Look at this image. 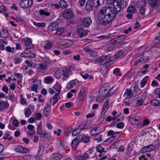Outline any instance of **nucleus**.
I'll list each match as a JSON object with an SVG mask.
<instances>
[{"label": "nucleus", "instance_id": "nucleus-1", "mask_svg": "<svg viewBox=\"0 0 160 160\" xmlns=\"http://www.w3.org/2000/svg\"><path fill=\"white\" fill-rule=\"evenodd\" d=\"M125 0H116L114 1V6H105L101 9L98 12V19L101 23L105 25L111 22L117 14L123 7Z\"/></svg>", "mask_w": 160, "mask_h": 160}, {"label": "nucleus", "instance_id": "nucleus-2", "mask_svg": "<svg viewBox=\"0 0 160 160\" xmlns=\"http://www.w3.org/2000/svg\"><path fill=\"white\" fill-rule=\"evenodd\" d=\"M71 70L67 68H63L62 69L57 71L55 74L54 76L57 78H61L63 81L67 80L69 78V75L71 74Z\"/></svg>", "mask_w": 160, "mask_h": 160}, {"label": "nucleus", "instance_id": "nucleus-3", "mask_svg": "<svg viewBox=\"0 0 160 160\" xmlns=\"http://www.w3.org/2000/svg\"><path fill=\"white\" fill-rule=\"evenodd\" d=\"M111 60L109 56H106L99 57L98 62L99 65H105L106 66L110 64Z\"/></svg>", "mask_w": 160, "mask_h": 160}, {"label": "nucleus", "instance_id": "nucleus-4", "mask_svg": "<svg viewBox=\"0 0 160 160\" xmlns=\"http://www.w3.org/2000/svg\"><path fill=\"white\" fill-rule=\"evenodd\" d=\"M33 0H22L19 6L23 9H28L31 7L33 4Z\"/></svg>", "mask_w": 160, "mask_h": 160}, {"label": "nucleus", "instance_id": "nucleus-5", "mask_svg": "<svg viewBox=\"0 0 160 160\" xmlns=\"http://www.w3.org/2000/svg\"><path fill=\"white\" fill-rule=\"evenodd\" d=\"M14 150L17 152L22 153H26L29 152V150L28 149L19 145L16 146Z\"/></svg>", "mask_w": 160, "mask_h": 160}, {"label": "nucleus", "instance_id": "nucleus-6", "mask_svg": "<svg viewBox=\"0 0 160 160\" xmlns=\"http://www.w3.org/2000/svg\"><path fill=\"white\" fill-rule=\"evenodd\" d=\"M127 38L126 35H122L114 37L111 39L112 42H114L115 44L121 42Z\"/></svg>", "mask_w": 160, "mask_h": 160}, {"label": "nucleus", "instance_id": "nucleus-7", "mask_svg": "<svg viewBox=\"0 0 160 160\" xmlns=\"http://www.w3.org/2000/svg\"><path fill=\"white\" fill-rule=\"evenodd\" d=\"M109 102L107 100L103 105L100 115L101 118H103L105 117L106 113L109 107Z\"/></svg>", "mask_w": 160, "mask_h": 160}, {"label": "nucleus", "instance_id": "nucleus-8", "mask_svg": "<svg viewBox=\"0 0 160 160\" xmlns=\"http://www.w3.org/2000/svg\"><path fill=\"white\" fill-rule=\"evenodd\" d=\"M24 42L27 48L26 49L27 50L28 49H32L33 48V46L32 43V40L30 38H27L24 40Z\"/></svg>", "mask_w": 160, "mask_h": 160}, {"label": "nucleus", "instance_id": "nucleus-9", "mask_svg": "<svg viewBox=\"0 0 160 160\" xmlns=\"http://www.w3.org/2000/svg\"><path fill=\"white\" fill-rule=\"evenodd\" d=\"M59 25L58 22H55L51 23L48 26V30L50 31H52L56 30L58 28Z\"/></svg>", "mask_w": 160, "mask_h": 160}, {"label": "nucleus", "instance_id": "nucleus-10", "mask_svg": "<svg viewBox=\"0 0 160 160\" xmlns=\"http://www.w3.org/2000/svg\"><path fill=\"white\" fill-rule=\"evenodd\" d=\"M148 57H143L138 59L134 63V65L138 66L143 63L147 61L149 59Z\"/></svg>", "mask_w": 160, "mask_h": 160}, {"label": "nucleus", "instance_id": "nucleus-11", "mask_svg": "<svg viewBox=\"0 0 160 160\" xmlns=\"http://www.w3.org/2000/svg\"><path fill=\"white\" fill-rule=\"evenodd\" d=\"M80 136H78L74 138L72 141L71 143L72 147L74 148H76L80 142V140L82 139Z\"/></svg>", "mask_w": 160, "mask_h": 160}, {"label": "nucleus", "instance_id": "nucleus-12", "mask_svg": "<svg viewBox=\"0 0 160 160\" xmlns=\"http://www.w3.org/2000/svg\"><path fill=\"white\" fill-rule=\"evenodd\" d=\"M156 146L154 144H151L141 149V151L142 153L148 152L154 150Z\"/></svg>", "mask_w": 160, "mask_h": 160}, {"label": "nucleus", "instance_id": "nucleus-13", "mask_svg": "<svg viewBox=\"0 0 160 160\" xmlns=\"http://www.w3.org/2000/svg\"><path fill=\"white\" fill-rule=\"evenodd\" d=\"M64 17L67 19H70L73 17L72 12L70 10H66L63 12Z\"/></svg>", "mask_w": 160, "mask_h": 160}, {"label": "nucleus", "instance_id": "nucleus-14", "mask_svg": "<svg viewBox=\"0 0 160 160\" xmlns=\"http://www.w3.org/2000/svg\"><path fill=\"white\" fill-rule=\"evenodd\" d=\"M95 5V3L93 0H88L86 2V7L88 11H91Z\"/></svg>", "mask_w": 160, "mask_h": 160}, {"label": "nucleus", "instance_id": "nucleus-15", "mask_svg": "<svg viewBox=\"0 0 160 160\" xmlns=\"http://www.w3.org/2000/svg\"><path fill=\"white\" fill-rule=\"evenodd\" d=\"M88 153L85 152L82 155H77L75 156V159L76 160H85L89 158Z\"/></svg>", "mask_w": 160, "mask_h": 160}, {"label": "nucleus", "instance_id": "nucleus-16", "mask_svg": "<svg viewBox=\"0 0 160 160\" xmlns=\"http://www.w3.org/2000/svg\"><path fill=\"white\" fill-rule=\"evenodd\" d=\"M141 118L139 116L130 117L129 122L133 124H136L138 123V121H140Z\"/></svg>", "mask_w": 160, "mask_h": 160}, {"label": "nucleus", "instance_id": "nucleus-17", "mask_svg": "<svg viewBox=\"0 0 160 160\" xmlns=\"http://www.w3.org/2000/svg\"><path fill=\"white\" fill-rule=\"evenodd\" d=\"M20 56L22 57L34 58L36 57L35 54L31 52H24L20 54Z\"/></svg>", "mask_w": 160, "mask_h": 160}, {"label": "nucleus", "instance_id": "nucleus-18", "mask_svg": "<svg viewBox=\"0 0 160 160\" xmlns=\"http://www.w3.org/2000/svg\"><path fill=\"white\" fill-rule=\"evenodd\" d=\"M77 33L78 36L80 37H82L86 35L87 31L82 28H79L77 30Z\"/></svg>", "mask_w": 160, "mask_h": 160}, {"label": "nucleus", "instance_id": "nucleus-19", "mask_svg": "<svg viewBox=\"0 0 160 160\" xmlns=\"http://www.w3.org/2000/svg\"><path fill=\"white\" fill-rule=\"evenodd\" d=\"M133 94L132 93V91L129 89H127L123 95V97L127 99L128 98H131L132 97Z\"/></svg>", "mask_w": 160, "mask_h": 160}, {"label": "nucleus", "instance_id": "nucleus-20", "mask_svg": "<svg viewBox=\"0 0 160 160\" xmlns=\"http://www.w3.org/2000/svg\"><path fill=\"white\" fill-rule=\"evenodd\" d=\"M9 104L7 101H1L0 102V111H2L3 110L8 108Z\"/></svg>", "mask_w": 160, "mask_h": 160}, {"label": "nucleus", "instance_id": "nucleus-21", "mask_svg": "<svg viewBox=\"0 0 160 160\" xmlns=\"http://www.w3.org/2000/svg\"><path fill=\"white\" fill-rule=\"evenodd\" d=\"M126 52H124V51L120 50L117 51L114 56L116 58H122L126 55Z\"/></svg>", "mask_w": 160, "mask_h": 160}, {"label": "nucleus", "instance_id": "nucleus-22", "mask_svg": "<svg viewBox=\"0 0 160 160\" xmlns=\"http://www.w3.org/2000/svg\"><path fill=\"white\" fill-rule=\"evenodd\" d=\"M146 5V2L145 0H139L136 3L135 6L138 8L144 7Z\"/></svg>", "mask_w": 160, "mask_h": 160}, {"label": "nucleus", "instance_id": "nucleus-23", "mask_svg": "<svg viewBox=\"0 0 160 160\" xmlns=\"http://www.w3.org/2000/svg\"><path fill=\"white\" fill-rule=\"evenodd\" d=\"M92 21L90 18H85L82 21V24L86 27L89 26L91 23Z\"/></svg>", "mask_w": 160, "mask_h": 160}, {"label": "nucleus", "instance_id": "nucleus-24", "mask_svg": "<svg viewBox=\"0 0 160 160\" xmlns=\"http://www.w3.org/2000/svg\"><path fill=\"white\" fill-rule=\"evenodd\" d=\"M159 1L158 0H148V4L150 7L152 8H155L158 5Z\"/></svg>", "mask_w": 160, "mask_h": 160}, {"label": "nucleus", "instance_id": "nucleus-25", "mask_svg": "<svg viewBox=\"0 0 160 160\" xmlns=\"http://www.w3.org/2000/svg\"><path fill=\"white\" fill-rule=\"evenodd\" d=\"M38 69L40 72H43L45 70L47 67V64L45 63H40L38 64Z\"/></svg>", "mask_w": 160, "mask_h": 160}, {"label": "nucleus", "instance_id": "nucleus-26", "mask_svg": "<svg viewBox=\"0 0 160 160\" xmlns=\"http://www.w3.org/2000/svg\"><path fill=\"white\" fill-rule=\"evenodd\" d=\"M38 135H40L41 138H44L46 137L48 138H50L51 137L50 133L45 130H42L41 132Z\"/></svg>", "mask_w": 160, "mask_h": 160}, {"label": "nucleus", "instance_id": "nucleus-27", "mask_svg": "<svg viewBox=\"0 0 160 160\" xmlns=\"http://www.w3.org/2000/svg\"><path fill=\"white\" fill-rule=\"evenodd\" d=\"M0 37L3 38H7L9 35V33L7 30L2 29L0 32Z\"/></svg>", "mask_w": 160, "mask_h": 160}, {"label": "nucleus", "instance_id": "nucleus-28", "mask_svg": "<svg viewBox=\"0 0 160 160\" xmlns=\"http://www.w3.org/2000/svg\"><path fill=\"white\" fill-rule=\"evenodd\" d=\"M119 87V84H116L113 87H112L110 90L109 91V94L110 96L111 95L116 92L118 90Z\"/></svg>", "mask_w": 160, "mask_h": 160}, {"label": "nucleus", "instance_id": "nucleus-29", "mask_svg": "<svg viewBox=\"0 0 160 160\" xmlns=\"http://www.w3.org/2000/svg\"><path fill=\"white\" fill-rule=\"evenodd\" d=\"M116 44L114 42H112L111 40L110 42L106 45V49L108 52L113 50L115 47V45Z\"/></svg>", "mask_w": 160, "mask_h": 160}, {"label": "nucleus", "instance_id": "nucleus-30", "mask_svg": "<svg viewBox=\"0 0 160 160\" xmlns=\"http://www.w3.org/2000/svg\"><path fill=\"white\" fill-rule=\"evenodd\" d=\"M135 102V107H138L142 105L144 102V100L141 98H138L134 101Z\"/></svg>", "mask_w": 160, "mask_h": 160}, {"label": "nucleus", "instance_id": "nucleus-31", "mask_svg": "<svg viewBox=\"0 0 160 160\" xmlns=\"http://www.w3.org/2000/svg\"><path fill=\"white\" fill-rule=\"evenodd\" d=\"M79 136L81 137L82 139L80 140V142H82L84 143H87L90 141V137L88 136H82L81 135H79Z\"/></svg>", "mask_w": 160, "mask_h": 160}, {"label": "nucleus", "instance_id": "nucleus-32", "mask_svg": "<svg viewBox=\"0 0 160 160\" xmlns=\"http://www.w3.org/2000/svg\"><path fill=\"white\" fill-rule=\"evenodd\" d=\"M134 89L133 92L135 93L136 95L139 94L141 92V91L138 88V85L136 83L134 84L133 86Z\"/></svg>", "mask_w": 160, "mask_h": 160}, {"label": "nucleus", "instance_id": "nucleus-33", "mask_svg": "<svg viewBox=\"0 0 160 160\" xmlns=\"http://www.w3.org/2000/svg\"><path fill=\"white\" fill-rule=\"evenodd\" d=\"M40 15L42 16H49L50 15V13L48 11L47 9L44 10L40 9L39 11Z\"/></svg>", "mask_w": 160, "mask_h": 160}, {"label": "nucleus", "instance_id": "nucleus-34", "mask_svg": "<svg viewBox=\"0 0 160 160\" xmlns=\"http://www.w3.org/2000/svg\"><path fill=\"white\" fill-rule=\"evenodd\" d=\"M62 158L61 154H52L51 156V160H60Z\"/></svg>", "mask_w": 160, "mask_h": 160}, {"label": "nucleus", "instance_id": "nucleus-35", "mask_svg": "<svg viewBox=\"0 0 160 160\" xmlns=\"http://www.w3.org/2000/svg\"><path fill=\"white\" fill-rule=\"evenodd\" d=\"M76 80H73L69 82L67 84L66 88L68 89L71 88L73 86L76 84Z\"/></svg>", "mask_w": 160, "mask_h": 160}, {"label": "nucleus", "instance_id": "nucleus-36", "mask_svg": "<svg viewBox=\"0 0 160 160\" xmlns=\"http://www.w3.org/2000/svg\"><path fill=\"white\" fill-rule=\"evenodd\" d=\"M150 104L154 106H160V100L157 99H153L150 101Z\"/></svg>", "mask_w": 160, "mask_h": 160}, {"label": "nucleus", "instance_id": "nucleus-37", "mask_svg": "<svg viewBox=\"0 0 160 160\" xmlns=\"http://www.w3.org/2000/svg\"><path fill=\"white\" fill-rule=\"evenodd\" d=\"M40 59H41V61L43 63L45 64H50L51 62L50 58L47 56H44L43 57H41Z\"/></svg>", "mask_w": 160, "mask_h": 160}, {"label": "nucleus", "instance_id": "nucleus-38", "mask_svg": "<svg viewBox=\"0 0 160 160\" xmlns=\"http://www.w3.org/2000/svg\"><path fill=\"white\" fill-rule=\"evenodd\" d=\"M56 30V32L54 34L55 35H61L63 34L64 31V29L63 28H58Z\"/></svg>", "mask_w": 160, "mask_h": 160}, {"label": "nucleus", "instance_id": "nucleus-39", "mask_svg": "<svg viewBox=\"0 0 160 160\" xmlns=\"http://www.w3.org/2000/svg\"><path fill=\"white\" fill-rule=\"evenodd\" d=\"M60 92H57L53 96L52 98V99L53 100V101L52 103V105L54 106V105L57 103L58 102L57 100V98L58 95L59 94Z\"/></svg>", "mask_w": 160, "mask_h": 160}, {"label": "nucleus", "instance_id": "nucleus-40", "mask_svg": "<svg viewBox=\"0 0 160 160\" xmlns=\"http://www.w3.org/2000/svg\"><path fill=\"white\" fill-rule=\"evenodd\" d=\"M59 4L62 9L66 8L68 7V5L66 2L63 0H60L59 2Z\"/></svg>", "mask_w": 160, "mask_h": 160}, {"label": "nucleus", "instance_id": "nucleus-41", "mask_svg": "<svg viewBox=\"0 0 160 160\" xmlns=\"http://www.w3.org/2000/svg\"><path fill=\"white\" fill-rule=\"evenodd\" d=\"M100 89L99 91L98 96H102L104 98H106L108 97L109 96H110V95L109 94V92H107L106 91H103L102 92H100Z\"/></svg>", "mask_w": 160, "mask_h": 160}, {"label": "nucleus", "instance_id": "nucleus-42", "mask_svg": "<svg viewBox=\"0 0 160 160\" xmlns=\"http://www.w3.org/2000/svg\"><path fill=\"white\" fill-rule=\"evenodd\" d=\"M110 87V85L109 83H106L104 84L100 88V92H102L104 91H105V88L106 87L108 89H109V88Z\"/></svg>", "mask_w": 160, "mask_h": 160}, {"label": "nucleus", "instance_id": "nucleus-43", "mask_svg": "<svg viewBox=\"0 0 160 160\" xmlns=\"http://www.w3.org/2000/svg\"><path fill=\"white\" fill-rule=\"evenodd\" d=\"M33 23L36 27L39 28H43L45 27L46 25V24L44 22L40 23L34 22Z\"/></svg>", "mask_w": 160, "mask_h": 160}, {"label": "nucleus", "instance_id": "nucleus-44", "mask_svg": "<svg viewBox=\"0 0 160 160\" xmlns=\"http://www.w3.org/2000/svg\"><path fill=\"white\" fill-rule=\"evenodd\" d=\"M148 78V77L146 76L142 80L140 83L141 87L142 88L145 85L147 82Z\"/></svg>", "mask_w": 160, "mask_h": 160}, {"label": "nucleus", "instance_id": "nucleus-45", "mask_svg": "<svg viewBox=\"0 0 160 160\" xmlns=\"http://www.w3.org/2000/svg\"><path fill=\"white\" fill-rule=\"evenodd\" d=\"M93 138L95 140L100 142L102 140V136L99 133L95 134Z\"/></svg>", "mask_w": 160, "mask_h": 160}, {"label": "nucleus", "instance_id": "nucleus-46", "mask_svg": "<svg viewBox=\"0 0 160 160\" xmlns=\"http://www.w3.org/2000/svg\"><path fill=\"white\" fill-rule=\"evenodd\" d=\"M86 90V88H85L84 87H82L79 91V95L81 97L84 96L85 95Z\"/></svg>", "mask_w": 160, "mask_h": 160}, {"label": "nucleus", "instance_id": "nucleus-47", "mask_svg": "<svg viewBox=\"0 0 160 160\" xmlns=\"http://www.w3.org/2000/svg\"><path fill=\"white\" fill-rule=\"evenodd\" d=\"M107 68L108 67L105 65L102 67L100 70L101 73L103 75H105L107 72Z\"/></svg>", "mask_w": 160, "mask_h": 160}, {"label": "nucleus", "instance_id": "nucleus-48", "mask_svg": "<svg viewBox=\"0 0 160 160\" xmlns=\"http://www.w3.org/2000/svg\"><path fill=\"white\" fill-rule=\"evenodd\" d=\"M136 9L135 7L132 6H130L127 9V11L129 13H134L135 12Z\"/></svg>", "mask_w": 160, "mask_h": 160}, {"label": "nucleus", "instance_id": "nucleus-49", "mask_svg": "<svg viewBox=\"0 0 160 160\" xmlns=\"http://www.w3.org/2000/svg\"><path fill=\"white\" fill-rule=\"evenodd\" d=\"M52 46V43L51 42H48L44 46V48L46 50L49 49Z\"/></svg>", "mask_w": 160, "mask_h": 160}, {"label": "nucleus", "instance_id": "nucleus-50", "mask_svg": "<svg viewBox=\"0 0 160 160\" xmlns=\"http://www.w3.org/2000/svg\"><path fill=\"white\" fill-rule=\"evenodd\" d=\"M2 138L4 140L8 139V140H10L12 138V137L10 136L8 132H6L4 134Z\"/></svg>", "mask_w": 160, "mask_h": 160}, {"label": "nucleus", "instance_id": "nucleus-51", "mask_svg": "<svg viewBox=\"0 0 160 160\" xmlns=\"http://www.w3.org/2000/svg\"><path fill=\"white\" fill-rule=\"evenodd\" d=\"M133 72L132 70L130 69L125 75V77L129 79L131 78L132 76Z\"/></svg>", "mask_w": 160, "mask_h": 160}, {"label": "nucleus", "instance_id": "nucleus-52", "mask_svg": "<svg viewBox=\"0 0 160 160\" xmlns=\"http://www.w3.org/2000/svg\"><path fill=\"white\" fill-rule=\"evenodd\" d=\"M80 132V130H79L77 127L72 131V135L73 136H75L79 133Z\"/></svg>", "mask_w": 160, "mask_h": 160}, {"label": "nucleus", "instance_id": "nucleus-53", "mask_svg": "<svg viewBox=\"0 0 160 160\" xmlns=\"http://www.w3.org/2000/svg\"><path fill=\"white\" fill-rule=\"evenodd\" d=\"M22 61V59L21 58L16 57L14 58L13 61L15 64H17L21 63Z\"/></svg>", "mask_w": 160, "mask_h": 160}, {"label": "nucleus", "instance_id": "nucleus-54", "mask_svg": "<svg viewBox=\"0 0 160 160\" xmlns=\"http://www.w3.org/2000/svg\"><path fill=\"white\" fill-rule=\"evenodd\" d=\"M96 149L98 152L101 153L105 152L104 150V148L99 145H98L97 146Z\"/></svg>", "mask_w": 160, "mask_h": 160}, {"label": "nucleus", "instance_id": "nucleus-55", "mask_svg": "<svg viewBox=\"0 0 160 160\" xmlns=\"http://www.w3.org/2000/svg\"><path fill=\"white\" fill-rule=\"evenodd\" d=\"M53 88L57 89V92H60L61 89V86L60 84H56L53 86Z\"/></svg>", "mask_w": 160, "mask_h": 160}, {"label": "nucleus", "instance_id": "nucleus-56", "mask_svg": "<svg viewBox=\"0 0 160 160\" xmlns=\"http://www.w3.org/2000/svg\"><path fill=\"white\" fill-rule=\"evenodd\" d=\"M45 81L47 83H51L52 81V78L50 76L47 77L46 78Z\"/></svg>", "mask_w": 160, "mask_h": 160}, {"label": "nucleus", "instance_id": "nucleus-57", "mask_svg": "<svg viewBox=\"0 0 160 160\" xmlns=\"http://www.w3.org/2000/svg\"><path fill=\"white\" fill-rule=\"evenodd\" d=\"M120 69L118 68H116L113 71V73L116 74L117 76H119L120 75Z\"/></svg>", "mask_w": 160, "mask_h": 160}, {"label": "nucleus", "instance_id": "nucleus-58", "mask_svg": "<svg viewBox=\"0 0 160 160\" xmlns=\"http://www.w3.org/2000/svg\"><path fill=\"white\" fill-rule=\"evenodd\" d=\"M84 73L82 72H79L80 75L82 77V78L84 79H86L89 77V75L88 73H86L83 74Z\"/></svg>", "mask_w": 160, "mask_h": 160}, {"label": "nucleus", "instance_id": "nucleus-59", "mask_svg": "<svg viewBox=\"0 0 160 160\" xmlns=\"http://www.w3.org/2000/svg\"><path fill=\"white\" fill-rule=\"evenodd\" d=\"M50 109H45L43 111V113L44 116L46 117H48L49 114Z\"/></svg>", "mask_w": 160, "mask_h": 160}, {"label": "nucleus", "instance_id": "nucleus-60", "mask_svg": "<svg viewBox=\"0 0 160 160\" xmlns=\"http://www.w3.org/2000/svg\"><path fill=\"white\" fill-rule=\"evenodd\" d=\"M31 113V111L29 109H28L25 112V115L26 117H28Z\"/></svg>", "mask_w": 160, "mask_h": 160}, {"label": "nucleus", "instance_id": "nucleus-61", "mask_svg": "<svg viewBox=\"0 0 160 160\" xmlns=\"http://www.w3.org/2000/svg\"><path fill=\"white\" fill-rule=\"evenodd\" d=\"M124 126V124L122 122H120L118 123L116 125V127L118 128L122 129Z\"/></svg>", "mask_w": 160, "mask_h": 160}, {"label": "nucleus", "instance_id": "nucleus-62", "mask_svg": "<svg viewBox=\"0 0 160 160\" xmlns=\"http://www.w3.org/2000/svg\"><path fill=\"white\" fill-rule=\"evenodd\" d=\"M86 123H83L78 126L77 128L79 130H80V131L83 129L85 128L86 127Z\"/></svg>", "mask_w": 160, "mask_h": 160}, {"label": "nucleus", "instance_id": "nucleus-63", "mask_svg": "<svg viewBox=\"0 0 160 160\" xmlns=\"http://www.w3.org/2000/svg\"><path fill=\"white\" fill-rule=\"evenodd\" d=\"M104 98V97L102 96H99L98 97L96 98V101L98 102H102L105 98Z\"/></svg>", "mask_w": 160, "mask_h": 160}, {"label": "nucleus", "instance_id": "nucleus-64", "mask_svg": "<svg viewBox=\"0 0 160 160\" xmlns=\"http://www.w3.org/2000/svg\"><path fill=\"white\" fill-rule=\"evenodd\" d=\"M155 93L158 96V97L160 98V88H157L155 90Z\"/></svg>", "mask_w": 160, "mask_h": 160}]
</instances>
